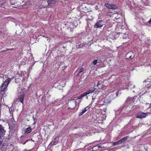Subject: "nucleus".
Listing matches in <instances>:
<instances>
[{
	"label": "nucleus",
	"instance_id": "obj_24",
	"mask_svg": "<svg viewBox=\"0 0 151 151\" xmlns=\"http://www.w3.org/2000/svg\"><path fill=\"white\" fill-rule=\"evenodd\" d=\"M130 98H128L127 100V102H129L130 101Z\"/></svg>",
	"mask_w": 151,
	"mask_h": 151
},
{
	"label": "nucleus",
	"instance_id": "obj_27",
	"mask_svg": "<svg viewBox=\"0 0 151 151\" xmlns=\"http://www.w3.org/2000/svg\"><path fill=\"white\" fill-rule=\"evenodd\" d=\"M28 141V140H26L25 142L23 143V145H24L26 142H27Z\"/></svg>",
	"mask_w": 151,
	"mask_h": 151
},
{
	"label": "nucleus",
	"instance_id": "obj_4",
	"mask_svg": "<svg viewBox=\"0 0 151 151\" xmlns=\"http://www.w3.org/2000/svg\"><path fill=\"white\" fill-rule=\"evenodd\" d=\"M147 116V113L143 112H141L137 114L136 117L137 118L142 119L145 117Z\"/></svg>",
	"mask_w": 151,
	"mask_h": 151
},
{
	"label": "nucleus",
	"instance_id": "obj_11",
	"mask_svg": "<svg viewBox=\"0 0 151 151\" xmlns=\"http://www.w3.org/2000/svg\"><path fill=\"white\" fill-rule=\"evenodd\" d=\"M95 90H96L95 88L94 87L92 88H91V89H90L88 91H86V93L88 95L90 93L93 92Z\"/></svg>",
	"mask_w": 151,
	"mask_h": 151
},
{
	"label": "nucleus",
	"instance_id": "obj_31",
	"mask_svg": "<svg viewBox=\"0 0 151 151\" xmlns=\"http://www.w3.org/2000/svg\"><path fill=\"white\" fill-rule=\"evenodd\" d=\"M96 148H97V147L95 148H94V149H93H93L95 150V149H96Z\"/></svg>",
	"mask_w": 151,
	"mask_h": 151
},
{
	"label": "nucleus",
	"instance_id": "obj_14",
	"mask_svg": "<svg viewBox=\"0 0 151 151\" xmlns=\"http://www.w3.org/2000/svg\"><path fill=\"white\" fill-rule=\"evenodd\" d=\"M4 127L1 125H0V132H5Z\"/></svg>",
	"mask_w": 151,
	"mask_h": 151
},
{
	"label": "nucleus",
	"instance_id": "obj_10",
	"mask_svg": "<svg viewBox=\"0 0 151 151\" xmlns=\"http://www.w3.org/2000/svg\"><path fill=\"white\" fill-rule=\"evenodd\" d=\"M70 104H72L73 105V107L74 108L76 105V102L74 99H71L70 101Z\"/></svg>",
	"mask_w": 151,
	"mask_h": 151
},
{
	"label": "nucleus",
	"instance_id": "obj_26",
	"mask_svg": "<svg viewBox=\"0 0 151 151\" xmlns=\"http://www.w3.org/2000/svg\"><path fill=\"white\" fill-rule=\"evenodd\" d=\"M148 22L149 24H151V19H150Z\"/></svg>",
	"mask_w": 151,
	"mask_h": 151
},
{
	"label": "nucleus",
	"instance_id": "obj_20",
	"mask_svg": "<svg viewBox=\"0 0 151 151\" xmlns=\"http://www.w3.org/2000/svg\"><path fill=\"white\" fill-rule=\"evenodd\" d=\"M97 63V60H94L93 62V64L94 65H96Z\"/></svg>",
	"mask_w": 151,
	"mask_h": 151
},
{
	"label": "nucleus",
	"instance_id": "obj_19",
	"mask_svg": "<svg viewBox=\"0 0 151 151\" xmlns=\"http://www.w3.org/2000/svg\"><path fill=\"white\" fill-rule=\"evenodd\" d=\"M1 134H0V145H1L3 142L2 139L1 138Z\"/></svg>",
	"mask_w": 151,
	"mask_h": 151
},
{
	"label": "nucleus",
	"instance_id": "obj_22",
	"mask_svg": "<svg viewBox=\"0 0 151 151\" xmlns=\"http://www.w3.org/2000/svg\"><path fill=\"white\" fill-rule=\"evenodd\" d=\"M84 45L83 44H81L79 45V47H80L81 48L83 47Z\"/></svg>",
	"mask_w": 151,
	"mask_h": 151
},
{
	"label": "nucleus",
	"instance_id": "obj_29",
	"mask_svg": "<svg viewBox=\"0 0 151 151\" xmlns=\"http://www.w3.org/2000/svg\"><path fill=\"white\" fill-rule=\"evenodd\" d=\"M1 99L0 98V106H1Z\"/></svg>",
	"mask_w": 151,
	"mask_h": 151
},
{
	"label": "nucleus",
	"instance_id": "obj_2",
	"mask_svg": "<svg viewBox=\"0 0 151 151\" xmlns=\"http://www.w3.org/2000/svg\"><path fill=\"white\" fill-rule=\"evenodd\" d=\"M60 136H61V135L60 134L57 135L55 136V138H54V140H53L51 142L49 145V147L50 146V147H51L52 146L55 145L57 143L59 140L58 138Z\"/></svg>",
	"mask_w": 151,
	"mask_h": 151
},
{
	"label": "nucleus",
	"instance_id": "obj_8",
	"mask_svg": "<svg viewBox=\"0 0 151 151\" xmlns=\"http://www.w3.org/2000/svg\"><path fill=\"white\" fill-rule=\"evenodd\" d=\"M24 96L25 93H22V94H20V96L19 98V101L22 102V104L23 103V101L24 99Z\"/></svg>",
	"mask_w": 151,
	"mask_h": 151
},
{
	"label": "nucleus",
	"instance_id": "obj_28",
	"mask_svg": "<svg viewBox=\"0 0 151 151\" xmlns=\"http://www.w3.org/2000/svg\"><path fill=\"white\" fill-rule=\"evenodd\" d=\"M3 77V75H2L0 76V78H2Z\"/></svg>",
	"mask_w": 151,
	"mask_h": 151
},
{
	"label": "nucleus",
	"instance_id": "obj_15",
	"mask_svg": "<svg viewBox=\"0 0 151 151\" xmlns=\"http://www.w3.org/2000/svg\"><path fill=\"white\" fill-rule=\"evenodd\" d=\"M119 140L117 142H112V145H118L119 144H121Z\"/></svg>",
	"mask_w": 151,
	"mask_h": 151
},
{
	"label": "nucleus",
	"instance_id": "obj_18",
	"mask_svg": "<svg viewBox=\"0 0 151 151\" xmlns=\"http://www.w3.org/2000/svg\"><path fill=\"white\" fill-rule=\"evenodd\" d=\"M102 147H104V146H102V145H99V146H95V147H93V149H94V148H96V147H98V148H101Z\"/></svg>",
	"mask_w": 151,
	"mask_h": 151
},
{
	"label": "nucleus",
	"instance_id": "obj_23",
	"mask_svg": "<svg viewBox=\"0 0 151 151\" xmlns=\"http://www.w3.org/2000/svg\"><path fill=\"white\" fill-rule=\"evenodd\" d=\"M97 61V62H98L99 63H100V62L101 61V60L100 59L97 58V60H96Z\"/></svg>",
	"mask_w": 151,
	"mask_h": 151
},
{
	"label": "nucleus",
	"instance_id": "obj_17",
	"mask_svg": "<svg viewBox=\"0 0 151 151\" xmlns=\"http://www.w3.org/2000/svg\"><path fill=\"white\" fill-rule=\"evenodd\" d=\"M32 130V129L30 127H29L26 129L25 132H31Z\"/></svg>",
	"mask_w": 151,
	"mask_h": 151
},
{
	"label": "nucleus",
	"instance_id": "obj_13",
	"mask_svg": "<svg viewBox=\"0 0 151 151\" xmlns=\"http://www.w3.org/2000/svg\"><path fill=\"white\" fill-rule=\"evenodd\" d=\"M87 95V94L86 92H85L83 94L81 95H80V96H79L78 97V99H80L82 98V97H83L84 96H86Z\"/></svg>",
	"mask_w": 151,
	"mask_h": 151
},
{
	"label": "nucleus",
	"instance_id": "obj_9",
	"mask_svg": "<svg viewBox=\"0 0 151 151\" xmlns=\"http://www.w3.org/2000/svg\"><path fill=\"white\" fill-rule=\"evenodd\" d=\"M88 109V107H86L82 110V111H81L79 112L78 115L79 116L82 115Z\"/></svg>",
	"mask_w": 151,
	"mask_h": 151
},
{
	"label": "nucleus",
	"instance_id": "obj_7",
	"mask_svg": "<svg viewBox=\"0 0 151 151\" xmlns=\"http://www.w3.org/2000/svg\"><path fill=\"white\" fill-rule=\"evenodd\" d=\"M47 2L48 6H52L55 4L56 2V0H48Z\"/></svg>",
	"mask_w": 151,
	"mask_h": 151
},
{
	"label": "nucleus",
	"instance_id": "obj_32",
	"mask_svg": "<svg viewBox=\"0 0 151 151\" xmlns=\"http://www.w3.org/2000/svg\"><path fill=\"white\" fill-rule=\"evenodd\" d=\"M26 133H28V132H27V133H25V134H26Z\"/></svg>",
	"mask_w": 151,
	"mask_h": 151
},
{
	"label": "nucleus",
	"instance_id": "obj_3",
	"mask_svg": "<svg viewBox=\"0 0 151 151\" xmlns=\"http://www.w3.org/2000/svg\"><path fill=\"white\" fill-rule=\"evenodd\" d=\"M105 6L109 9L113 10L117 8V6L116 5L109 3L105 4Z\"/></svg>",
	"mask_w": 151,
	"mask_h": 151
},
{
	"label": "nucleus",
	"instance_id": "obj_12",
	"mask_svg": "<svg viewBox=\"0 0 151 151\" xmlns=\"http://www.w3.org/2000/svg\"><path fill=\"white\" fill-rule=\"evenodd\" d=\"M127 136H126L123 137V138H122L120 140H119L121 144H123L125 142V141L127 140Z\"/></svg>",
	"mask_w": 151,
	"mask_h": 151
},
{
	"label": "nucleus",
	"instance_id": "obj_33",
	"mask_svg": "<svg viewBox=\"0 0 151 151\" xmlns=\"http://www.w3.org/2000/svg\"><path fill=\"white\" fill-rule=\"evenodd\" d=\"M23 135H22V136L21 137H23Z\"/></svg>",
	"mask_w": 151,
	"mask_h": 151
},
{
	"label": "nucleus",
	"instance_id": "obj_6",
	"mask_svg": "<svg viewBox=\"0 0 151 151\" xmlns=\"http://www.w3.org/2000/svg\"><path fill=\"white\" fill-rule=\"evenodd\" d=\"M103 22L102 21L100 20L97 22L94 25V27L96 28L101 27L103 25Z\"/></svg>",
	"mask_w": 151,
	"mask_h": 151
},
{
	"label": "nucleus",
	"instance_id": "obj_5",
	"mask_svg": "<svg viewBox=\"0 0 151 151\" xmlns=\"http://www.w3.org/2000/svg\"><path fill=\"white\" fill-rule=\"evenodd\" d=\"M127 58L132 59L134 57V53L130 51L128 52L126 55Z\"/></svg>",
	"mask_w": 151,
	"mask_h": 151
},
{
	"label": "nucleus",
	"instance_id": "obj_30",
	"mask_svg": "<svg viewBox=\"0 0 151 151\" xmlns=\"http://www.w3.org/2000/svg\"><path fill=\"white\" fill-rule=\"evenodd\" d=\"M149 84H150V85H151V81L150 82V83H149Z\"/></svg>",
	"mask_w": 151,
	"mask_h": 151
},
{
	"label": "nucleus",
	"instance_id": "obj_25",
	"mask_svg": "<svg viewBox=\"0 0 151 151\" xmlns=\"http://www.w3.org/2000/svg\"><path fill=\"white\" fill-rule=\"evenodd\" d=\"M101 84V83H100V82L99 81L97 83V86H98V85H99L100 84Z\"/></svg>",
	"mask_w": 151,
	"mask_h": 151
},
{
	"label": "nucleus",
	"instance_id": "obj_16",
	"mask_svg": "<svg viewBox=\"0 0 151 151\" xmlns=\"http://www.w3.org/2000/svg\"><path fill=\"white\" fill-rule=\"evenodd\" d=\"M83 70H84V68H81L79 70V72H78V73L77 74V76H78L83 71Z\"/></svg>",
	"mask_w": 151,
	"mask_h": 151
},
{
	"label": "nucleus",
	"instance_id": "obj_21",
	"mask_svg": "<svg viewBox=\"0 0 151 151\" xmlns=\"http://www.w3.org/2000/svg\"><path fill=\"white\" fill-rule=\"evenodd\" d=\"M33 120L34 121V123H33V124H35V123H36L37 120L33 116Z\"/></svg>",
	"mask_w": 151,
	"mask_h": 151
},
{
	"label": "nucleus",
	"instance_id": "obj_1",
	"mask_svg": "<svg viewBox=\"0 0 151 151\" xmlns=\"http://www.w3.org/2000/svg\"><path fill=\"white\" fill-rule=\"evenodd\" d=\"M11 80V78H8L3 83L0 87V94L2 95L5 93V91L7 90V87Z\"/></svg>",
	"mask_w": 151,
	"mask_h": 151
}]
</instances>
